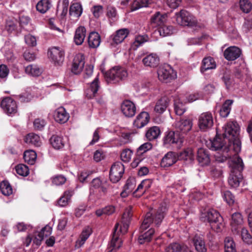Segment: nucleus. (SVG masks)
<instances>
[{"instance_id": "obj_13", "label": "nucleus", "mask_w": 252, "mask_h": 252, "mask_svg": "<svg viewBox=\"0 0 252 252\" xmlns=\"http://www.w3.org/2000/svg\"><path fill=\"white\" fill-rule=\"evenodd\" d=\"M121 110L125 116L130 118L135 115L136 109L135 104L132 101L125 100L121 104Z\"/></svg>"}, {"instance_id": "obj_24", "label": "nucleus", "mask_w": 252, "mask_h": 252, "mask_svg": "<svg viewBox=\"0 0 252 252\" xmlns=\"http://www.w3.org/2000/svg\"><path fill=\"white\" fill-rule=\"evenodd\" d=\"M136 186V180L134 178H129L124 186L123 190L120 195L123 198L127 197L129 193L132 192Z\"/></svg>"}, {"instance_id": "obj_43", "label": "nucleus", "mask_w": 252, "mask_h": 252, "mask_svg": "<svg viewBox=\"0 0 252 252\" xmlns=\"http://www.w3.org/2000/svg\"><path fill=\"white\" fill-rule=\"evenodd\" d=\"M232 103L233 101L229 99L224 102L220 111V114L221 117L226 118L228 116L231 109Z\"/></svg>"}, {"instance_id": "obj_45", "label": "nucleus", "mask_w": 252, "mask_h": 252, "mask_svg": "<svg viewBox=\"0 0 252 252\" xmlns=\"http://www.w3.org/2000/svg\"><path fill=\"white\" fill-rule=\"evenodd\" d=\"M36 158V154L33 150L26 151L24 154V159L25 162L31 165L35 163Z\"/></svg>"}, {"instance_id": "obj_53", "label": "nucleus", "mask_w": 252, "mask_h": 252, "mask_svg": "<svg viewBox=\"0 0 252 252\" xmlns=\"http://www.w3.org/2000/svg\"><path fill=\"white\" fill-rule=\"evenodd\" d=\"M174 29L172 26L162 25L158 29L159 34L162 36H168L173 33Z\"/></svg>"}, {"instance_id": "obj_60", "label": "nucleus", "mask_w": 252, "mask_h": 252, "mask_svg": "<svg viewBox=\"0 0 252 252\" xmlns=\"http://www.w3.org/2000/svg\"><path fill=\"white\" fill-rule=\"evenodd\" d=\"M17 28V26L16 22L11 20H9L6 21L5 29L9 33H12L15 32Z\"/></svg>"}, {"instance_id": "obj_21", "label": "nucleus", "mask_w": 252, "mask_h": 252, "mask_svg": "<svg viewBox=\"0 0 252 252\" xmlns=\"http://www.w3.org/2000/svg\"><path fill=\"white\" fill-rule=\"evenodd\" d=\"M99 88V78L98 76H97L91 83L90 87L86 90L85 94L86 96L88 98H92L94 97Z\"/></svg>"}, {"instance_id": "obj_59", "label": "nucleus", "mask_w": 252, "mask_h": 252, "mask_svg": "<svg viewBox=\"0 0 252 252\" xmlns=\"http://www.w3.org/2000/svg\"><path fill=\"white\" fill-rule=\"evenodd\" d=\"M133 152L130 149H125L123 151L121 154V158L122 160L124 162H128L132 156Z\"/></svg>"}, {"instance_id": "obj_55", "label": "nucleus", "mask_w": 252, "mask_h": 252, "mask_svg": "<svg viewBox=\"0 0 252 252\" xmlns=\"http://www.w3.org/2000/svg\"><path fill=\"white\" fill-rule=\"evenodd\" d=\"M240 9L245 13H249L252 9V4L249 0H240Z\"/></svg>"}, {"instance_id": "obj_9", "label": "nucleus", "mask_w": 252, "mask_h": 252, "mask_svg": "<svg viewBox=\"0 0 252 252\" xmlns=\"http://www.w3.org/2000/svg\"><path fill=\"white\" fill-rule=\"evenodd\" d=\"M163 140L165 145H174L177 148H180L183 142V138L176 131H170L166 133Z\"/></svg>"}, {"instance_id": "obj_42", "label": "nucleus", "mask_w": 252, "mask_h": 252, "mask_svg": "<svg viewBox=\"0 0 252 252\" xmlns=\"http://www.w3.org/2000/svg\"><path fill=\"white\" fill-rule=\"evenodd\" d=\"M242 174H230L228 183L231 187L237 188L243 179Z\"/></svg>"}, {"instance_id": "obj_8", "label": "nucleus", "mask_w": 252, "mask_h": 252, "mask_svg": "<svg viewBox=\"0 0 252 252\" xmlns=\"http://www.w3.org/2000/svg\"><path fill=\"white\" fill-rule=\"evenodd\" d=\"M0 106L4 112L8 116H13L18 112V105L16 101L10 97L3 98Z\"/></svg>"}, {"instance_id": "obj_32", "label": "nucleus", "mask_w": 252, "mask_h": 252, "mask_svg": "<svg viewBox=\"0 0 252 252\" xmlns=\"http://www.w3.org/2000/svg\"><path fill=\"white\" fill-rule=\"evenodd\" d=\"M216 67V62L212 57H208L203 59L201 69L202 72H204L209 69H215Z\"/></svg>"}, {"instance_id": "obj_58", "label": "nucleus", "mask_w": 252, "mask_h": 252, "mask_svg": "<svg viewBox=\"0 0 252 252\" xmlns=\"http://www.w3.org/2000/svg\"><path fill=\"white\" fill-rule=\"evenodd\" d=\"M223 198L226 203L229 205H231L234 203V196L230 191L226 190L224 191L223 193Z\"/></svg>"}, {"instance_id": "obj_16", "label": "nucleus", "mask_w": 252, "mask_h": 252, "mask_svg": "<svg viewBox=\"0 0 252 252\" xmlns=\"http://www.w3.org/2000/svg\"><path fill=\"white\" fill-rule=\"evenodd\" d=\"M87 34L86 28L83 26H79L75 31L73 42L76 45H82L85 39Z\"/></svg>"}, {"instance_id": "obj_35", "label": "nucleus", "mask_w": 252, "mask_h": 252, "mask_svg": "<svg viewBox=\"0 0 252 252\" xmlns=\"http://www.w3.org/2000/svg\"><path fill=\"white\" fill-rule=\"evenodd\" d=\"M167 15L161 14L159 12H156L151 18V22L157 26H161L166 22Z\"/></svg>"}, {"instance_id": "obj_33", "label": "nucleus", "mask_w": 252, "mask_h": 252, "mask_svg": "<svg viewBox=\"0 0 252 252\" xmlns=\"http://www.w3.org/2000/svg\"><path fill=\"white\" fill-rule=\"evenodd\" d=\"M189 251L187 246L177 243H171L165 249V252H188Z\"/></svg>"}, {"instance_id": "obj_19", "label": "nucleus", "mask_w": 252, "mask_h": 252, "mask_svg": "<svg viewBox=\"0 0 252 252\" xmlns=\"http://www.w3.org/2000/svg\"><path fill=\"white\" fill-rule=\"evenodd\" d=\"M143 64L147 67L154 68L159 63V58L156 53H151L142 59Z\"/></svg>"}, {"instance_id": "obj_47", "label": "nucleus", "mask_w": 252, "mask_h": 252, "mask_svg": "<svg viewBox=\"0 0 252 252\" xmlns=\"http://www.w3.org/2000/svg\"><path fill=\"white\" fill-rule=\"evenodd\" d=\"M148 37L147 35H137L135 36L134 41L131 45V48L133 50H135L144 43L148 41Z\"/></svg>"}, {"instance_id": "obj_39", "label": "nucleus", "mask_w": 252, "mask_h": 252, "mask_svg": "<svg viewBox=\"0 0 252 252\" xmlns=\"http://www.w3.org/2000/svg\"><path fill=\"white\" fill-rule=\"evenodd\" d=\"M159 127L154 126L150 127L146 133V138L150 141L157 139L160 134Z\"/></svg>"}, {"instance_id": "obj_27", "label": "nucleus", "mask_w": 252, "mask_h": 252, "mask_svg": "<svg viewBox=\"0 0 252 252\" xmlns=\"http://www.w3.org/2000/svg\"><path fill=\"white\" fill-rule=\"evenodd\" d=\"M177 161L176 154L172 152H168L162 158L160 165L162 167L171 166Z\"/></svg>"}, {"instance_id": "obj_12", "label": "nucleus", "mask_w": 252, "mask_h": 252, "mask_svg": "<svg viewBox=\"0 0 252 252\" xmlns=\"http://www.w3.org/2000/svg\"><path fill=\"white\" fill-rule=\"evenodd\" d=\"M85 61L83 54H78L76 55L73 60L71 71L76 75L80 74L84 67Z\"/></svg>"}, {"instance_id": "obj_34", "label": "nucleus", "mask_w": 252, "mask_h": 252, "mask_svg": "<svg viewBox=\"0 0 252 252\" xmlns=\"http://www.w3.org/2000/svg\"><path fill=\"white\" fill-rule=\"evenodd\" d=\"M52 147L57 150L63 148L64 145L63 137L61 135H53L50 139Z\"/></svg>"}, {"instance_id": "obj_31", "label": "nucleus", "mask_w": 252, "mask_h": 252, "mask_svg": "<svg viewBox=\"0 0 252 252\" xmlns=\"http://www.w3.org/2000/svg\"><path fill=\"white\" fill-rule=\"evenodd\" d=\"M25 72L30 76L33 77H37L40 76L42 70L36 64H32L27 66L25 68Z\"/></svg>"}, {"instance_id": "obj_4", "label": "nucleus", "mask_w": 252, "mask_h": 252, "mask_svg": "<svg viewBox=\"0 0 252 252\" xmlns=\"http://www.w3.org/2000/svg\"><path fill=\"white\" fill-rule=\"evenodd\" d=\"M166 211L165 207L161 206L156 211L147 213L141 225V229H146L151 223L158 227L164 218Z\"/></svg>"}, {"instance_id": "obj_7", "label": "nucleus", "mask_w": 252, "mask_h": 252, "mask_svg": "<svg viewBox=\"0 0 252 252\" xmlns=\"http://www.w3.org/2000/svg\"><path fill=\"white\" fill-rule=\"evenodd\" d=\"M158 75L160 81L165 82H168L176 77V72L168 64L160 66L158 70Z\"/></svg>"}, {"instance_id": "obj_49", "label": "nucleus", "mask_w": 252, "mask_h": 252, "mask_svg": "<svg viewBox=\"0 0 252 252\" xmlns=\"http://www.w3.org/2000/svg\"><path fill=\"white\" fill-rule=\"evenodd\" d=\"M50 2L49 0H41L36 4L37 11L41 13L47 12L50 7Z\"/></svg>"}, {"instance_id": "obj_48", "label": "nucleus", "mask_w": 252, "mask_h": 252, "mask_svg": "<svg viewBox=\"0 0 252 252\" xmlns=\"http://www.w3.org/2000/svg\"><path fill=\"white\" fill-rule=\"evenodd\" d=\"M225 252H237L235 244L231 237H226L224 240Z\"/></svg>"}, {"instance_id": "obj_2", "label": "nucleus", "mask_w": 252, "mask_h": 252, "mask_svg": "<svg viewBox=\"0 0 252 252\" xmlns=\"http://www.w3.org/2000/svg\"><path fill=\"white\" fill-rule=\"evenodd\" d=\"M240 129V126L236 121H229L222 127V135L225 137V141L231 143L233 144V150L236 152L241 151Z\"/></svg>"}, {"instance_id": "obj_37", "label": "nucleus", "mask_w": 252, "mask_h": 252, "mask_svg": "<svg viewBox=\"0 0 252 252\" xmlns=\"http://www.w3.org/2000/svg\"><path fill=\"white\" fill-rule=\"evenodd\" d=\"M193 241L195 249L198 252H206L207 249L205 242L202 237L195 235Z\"/></svg>"}, {"instance_id": "obj_57", "label": "nucleus", "mask_w": 252, "mask_h": 252, "mask_svg": "<svg viewBox=\"0 0 252 252\" xmlns=\"http://www.w3.org/2000/svg\"><path fill=\"white\" fill-rule=\"evenodd\" d=\"M122 222L123 223L122 225H121L119 230H118L119 227V224L118 223L116 224L115 227H116V225H118V228L117 229V232H118L119 233V237H120V233L122 234H125L128 229L129 221H124L122 220ZM115 230V227H114V231Z\"/></svg>"}, {"instance_id": "obj_1", "label": "nucleus", "mask_w": 252, "mask_h": 252, "mask_svg": "<svg viewBox=\"0 0 252 252\" xmlns=\"http://www.w3.org/2000/svg\"><path fill=\"white\" fill-rule=\"evenodd\" d=\"M224 139V136L223 138L216 137L214 140L207 142V146L209 148L213 151L220 150L222 153V155L218 153L215 156L216 161L220 163L226 161L239 152L233 150V144L227 141L225 142Z\"/></svg>"}, {"instance_id": "obj_23", "label": "nucleus", "mask_w": 252, "mask_h": 252, "mask_svg": "<svg viewBox=\"0 0 252 252\" xmlns=\"http://www.w3.org/2000/svg\"><path fill=\"white\" fill-rule=\"evenodd\" d=\"M170 103V99L167 96H163L156 102L154 111L158 114L163 113L167 109Z\"/></svg>"}, {"instance_id": "obj_5", "label": "nucleus", "mask_w": 252, "mask_h": 252, "mask_svg": "<svg viewBox=\"0 0 252 252\" xmlns=\"http://www.w3.org/2000/svg\"><path fill=\"white\" fill-rule=\"evenodd\" d=\"M127 76V71L124 68L115 66L106 73L105 77L109 82L116 83L125 79Z\"/></svg>"}, {"instance_id": "obj_26", "label": "nucleus", "mask_w": 252, "mask_h": 252, "mask_svg": "<svg viewBox=\"0 0 252 252\" xmlns=\"http://www.w3.org/2000/svg\"><path fill=\"white\" fill-rule=\"evenodd\" d=\"M228 165L232 173L242 172L244 166L242 159L239 157L229 161Z\"/></svg>"}, {"instance_id": "obj_54", "label": "nucleus", "mask_w": 252, "mask_h": 252, "mask_svg": "<svg viewBox=\"0 0 252 252\" xmlns=\"http://www.w3.org/2000/svg\"><path fill=\"white\" fill-rule=\"evenodd\" d=\"M124 165L120 162H115L111 167L110 173H124Z\"/></svg>"}, {"instance_id": "obj_38", "label": "nucleus", "mask_w": 252, "mask_h": 252, "mask_svg": "<svg viewBox=\"0 0 252 252\" xmlns=\"http://www.w3.org/2000/svg\"><path fill=\"white\" fill-rule=\"evenodd\" d=\"M83 11V8L80 3H73L70 7L69 14L71 17L77 19L81 15Z\"/></svg>"}, {"instance_id": "obj_56", "label": "nucleus", "mask_w": 252, "mask_h": 252, "mask_svg": "<svg viewBox=\"0 0 252 252\" xmlns=\"http://www.w3.org/2000/svg\"><path fill=\"white\" fill-rule=\"evenodd\" d=\"M241 235L242 239L244 242L248 244H252V236L251 235L248 230L246 228H242Z\"/></svg>"}, {"instance_id": "obj_51", "label": "nucleus", "mask_w": 252, "mask_h": 252, "mask_svg": "<svg viewBox=\"0 0 252 252\" xmlns=\"http://www.w3.org/2000/svg\"><path fill=\"white\" fill-rule=\"evenodd\" d=\"M0 189L2 193L5 196H9L12 193V188L7 181H2L0 183Z\"/></svg>"}, {"instance_id": "obj_22", "label": "nucleus", "mask_w": 252, "mask_h": 252, "mask_svg": "<svg viewBox=\"0 0 252 252\" xmlns=\"http://www.w3.org/2000/svg\"><path fill=\"white\" fill-rule=\"evenodd\" d=\"M69 117V114L63 107H59L54 113V119L59 123H65L68 121Z\"/></svg>"}, {"instance_id": "obj_64", "label": "nucleus", "mask_w": 252, "mask_h": 252, "mask_svg": "<svg viewBox=\"0 0 252 252\" xmlns=\"http://www.w3.org/2000/svg\"><path fill=\"white\" fill-rule=\"evenodd\" d=\"M17 173H29V169L28 166L24 164H19L15 166Z\"/></svg>"}, {"instance_id": "obj_25", "label": "nucleus", "mask_w": 252, "mask_h": 252, "mask_svg": "<svg viewBox=\"0 0 252 252\" xmlns=\"http://www.w3.org/2000/svg\"><path fill=\"white\" fill-rule=\"evenodd\" d=\"M197 159L201 165H208L210 162V155L208 151L202 148L198 149Z\"/></svg>"}, {"instance_id": "obj_17", "label": "nucleus", "mask_w": 252, "mask_h": 252, "mask_svg": "<svg viewBox=\"0 0 252 252\" xmlns=\"http://www.w3.org/2000/svg\"><path fill=\"white\" fill-rule=\"evenodd\" d=\"M117 228L118 225H116L107 252H116V250L121 247L122 242L121 239L119 238V233L117 232Z\"/></svg>"}, {"instance_id": "obj_15", "label": "nucleus", "mask_w": 252, "mask_h": 252, "mask_svg": "<svg viewBox=\"0 0 252 252\" xmlns=\"http://www.w3.org/2000/svg\"><path fill=\"white\" fill-rule=\"evenodd\" d=\"M192 126V122L190 120H181L176 121L174 124V126L176 132L186 133L191 128Z\"/></svg>"}, {"instance_id": "obj_44", "label": "nucleus", "mask_w": 252, "mask_h": 252, "mask_svg": "<svg viewBox=\"0 0 252 252\" xmlns=\"http://www.w3.org/2000/svg\"><path fill=\"white\" fill-rule=\"evenodd\" d=\"M52 233V228L49 225H46L43 227L38 233L37 236L35 238L37 244H40V242L44 239L51 235Z\"/></svg>"}, {"instance_id": "obj_61", "label": "nucleus", "mask_w": 252, "mask_h": 252, "mask_svg": "<svg viewBox=\"0 0 252 252\" xmlns=\"http://www.w3.org/2000/svg\"><path fill=\"white\" fill-rule=\"evenodd\" d=\"M46 123L43 119L37 118L33 122L34 128L38 130H41L46 125Z\"/></svg>"}, {"instance_id": "obj_30", "label": "nucleus", "mask_w": 252, "mask_h": 252, "mask_svg": "<svg viewBox=\"0 0 252 252\" xmlns=\"http://www.w3.org/2000/svg\"><path fill=\"white\" fill-rule=\"evenodd\" d=\"M174 106L175 112L177 115L181 116L186 111L185 104L181 100V96L175 97Z\"/></svg>"}, {"instance_id": "obj_36", "label": "nucleus", "mask_w": 252, "mask_h": 252, "mask_svg": "<svg viewBox=\"0 0 252 252\" xmlns=\"http://www.w3.org/2000/svg\"><path fill=\"white\" fill-rule=\"evenodd\" d=\"M129 34V30L127 29H122L117 31L113 37V41L116 44L122 42Z\"/></svg>"}, {"instance_id": "obj_63", "label": "nucleus", "mask_w": 252, "mask_h": 252, "mask_svg": "<svg viewBox=\"0 0 252 252\" xmlns=\"http://www.w3.org/2000/svg\"><path fill=\"white\" fill-rule=\"evenodd\" d=\"M132 207L131 206H129L128 208L126 209L122 217L123 220L124 221L126 220L130 222L131 218L132 215Z\"/></svg>"}, {"instance_id": "obj_14", "label": "nucleus", "mask_w": 252, "mask_h": 252, "mask_svg": "<svg viewBox=\"0 0 252 252\" xmlns=\"http://www.w3.org/2000/svg\"><path fill=\"white\" fill-rule=\"evenodd\" d=\"M242 54V50L239 47L232 46L226 48L223 52L224 58L229 61H233L239 58Z\"/></svg>"}, {"instance_id": "obj_6", "label": "nucleus", "mask_w": 252, "mask_h": 252, "mask_svg": "<svg viewBox=\"0 0 252 252\" xmlns=\"http://www.w3.org/2000/svg\"><path fill=\"white\" fill-rule=\"evenodd\" d=\"M175 16L177 23L181 26L192 27L197 23L195 17L185 10H182L180 12L176 13Z\"/></svg>"}, {"instance_id": "obj_28", "label": "nucleus", "mask_w": 252, "mask_h": 252, "mask_svg": "<svg viewBox=\"0 0 252 252\" xmlns=\"http://www.w3.org/2000/svg\"><path fill=\"white\" fill-rule=\"evenodd\" d=\"M88 42L90 48H96L98 47L101 42L100 35L96 32H90L88 38Z\"/></svg>"}, {"instance_id": "obj_11", "label": "nucleus", "mask_w": 252, "mask_h": 252, "mask_svg": "<svg viewBox=\"0 0 252 252\" xmlns=\"http://www.w3.org/2000/svg\"><path fill=\"white\" fill-rule=\"evenodd\" d=\"M213 123V116L210 112L203 113L198 118V126L202 130L205 131L210 128Z\"/></svg>"}, {"instance_id": "obj_3", "label": "nucleus", "mask_w": 252, "mask_h": 252, "mask_svg": "<svg viewBox=\"0 0 252 252\" xmlns=\"http://www.w3.org/2000/svg\"><path fill=\"white\" fill-rule=\"evenodd\" d=\"M200 220L209 222L212 229L217 232L221 231L223 225L222 219L220 213L214 209H204L201 211Z\"/></svg>"}, {"instance_id": "obj_46", "label": "nucleus", "mask_w": 252, "mask_h": 252, "mask_svg": "<svg viewBox=\"0 0 252 252\" xmlns=\"http://www.w3.org/2000/svg\"><path fill=\"white\" fill-rule=\"evenodd\" d=\"M152 2V0H135L131 5V10L134 11L141 7L148 6Z\"/></svg>"}, {"instance_id": "obj_41", "label": "nucleus", "mask_w": 252, "mask_h": 252, "mask_svg": "<svg viewBox=\"0 0 252 252\" xmlns=\"http://www.w3.org/2000/svg\"><path fill=\"white\" fill-rule=\"evenodd\" d=\"M25 141L28 144L37 147L40 146L41 143L40 137L33 133L28 134L25 139Z\"/></svg>"}, {"instance_id": "obj_52", "label": "nucleus", "mask_w": 252, "mask_h": 252, "mask_svg": "<svg viewBox=\"0 0 252 252\" xmlns=\"http://www.w3.org/2000/svg\"><path fill=\"white\" fill-rule=\"evenodd\" d=\"M231 225L232 226V229H236L235 228V226L237 225H239L242 224L243 223V218L241 214L239 213H235L232 214L231 217Z\"/></svg>"}, {"instance_id": "obj_20", "label": "nucleus", "mask_w": 252, "mask_h": 252, "mask_svg": "<svg viewBox=\"0 0 252 252\" xmlns=\"http://www.w3.org/2000/svg\"><path fill=\"white\" fill-rule=\"evenodd\" d=\"M151 183L149 180H143L137 189L132 192L133 197L139 198L142 196L150 188Z\"/></svg>"}, {"instance_id": "obj_40", "label": "nucleus", "mask_w": 252, "mask_h": 252, "mask_svg": "<svg viewBox=\"0 0 252 252\" xmlns=\"http://www.w3.org/2000/svg\"><path fill=\"white\" fill-rule=\"evenodd\" d=\"M178 158L180 160H189L190 162L194 159V155L192 149L187 148L180 153L178 155Z\"/></svg>"}, {"instance_id": "obj_18", "label": "nucleus", "mask_w": 252, "mask_h": 252, "mask_svg": "<svg viewBox=\"0 0 252 252\" xmlns=\"http://www.w3.org/2000/svg\"><path fill=\"white\" fill-rule=\"evenodd\" d=\"M150 116L148 113L143 111L138 114L133 122V126L137 128L145 126L149 122Z\"/></svg>"}, {"instance_id": "obj_29", "label": "nucleus", "mask_w": 252, "mask_h": 252, "mask_svg": "<svg viewBox=\"0 0 252 252\" xmlns=\"http://www.w3.org/2000/svg\"><path fill=\"white\" fill-rule=\"evenodd\" d=\"M145 230L146 229H141V227L140 228L141 234L139 236L138 241L140 244L150 242L152 239L153 234L155 232V230L153 228H150L148 231L144 232Z\"/></svg>"}, {"instance_id": "obj_10", "label": "nucleus", "mask_w": 252, "mask_h": 252, "mask_svg": "<svg viewBox=\"0 0 252 252\" xmlns=\"http://www.w3.org/2000/svg\"><path fill=\"white\" fill-rule=\"evenodd\" d=\"M49 58L55 65H61L64 61V52L59 47H52L48 52Z\"/></svg>"}, {"instance_id": "obj_50", "label": "nucleus", "mask_w": 252, "mask_h": 252, "mask_svg": "<svg viewBox=\"0 0 252 252\" xmlns=\"http://www.w3.org/2000/svg\"><path fill=\"white\" fill-rule=\"evenodd\" d=\"M73 194L71 190H67L64 192V194L58 201L59 205L61 207L66 206L68 204V200L70 199Z\"/></svg>"}, {"instance_id": "obj_62", "label": "nucleus", "mask_w": 252, "mask_h": 252, "mask_svg": "<svg viewBox=\"0 0 252 252\" xmlns=\"http://www.w3.org/2000/svg\"><path fill=\"white\" fill-rule=\"evenodd\" d=\"M66 181V178L62 175H58L52 179V182L54 184L57 186H59L63 184Z\"/></svg>"}]
</instances>
